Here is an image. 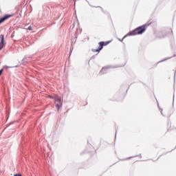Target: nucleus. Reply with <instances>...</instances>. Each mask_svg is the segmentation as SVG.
<instances>
[{
	"label": "nucleus",
	"mask_w": 176,
	"mask_h": 176,
	"mask_svg": "<svg viewBox=\"0 0 176 176\" xmlns=\"http://www.w3.org/2000/svg\"><path fill=\"white\" fill-rule=\"evenodd\" d=\"M146 25H143L140 27H138L137 28H135V30L129 32L126 36H124L122 38L124 39V38H126V36H134V35H141V34H144V32H145L146 28H145Z\"/></svg>",
	"instance_id": "f257e3e1"
},
{
	"label": "nucleus",
	"mask_w": 176,
	"mask_h": 176,
	"mask_svg": "<svg viewBox=\"0 0 176 176\" xmlns=\"http://www.w3.org/2000/svg\"><path fill=\"white\" fill-rule=\"evenodd\" d=\"M109 43H111V41H100L99 42L98 45V48L97 50H93L92 52H94V53H96V52H100V50H102V47H104V46H107V45H109Z\"/></svg>",
	"instance_id": "f03ea898"
},
{
	"label": "nucleus",
	"mask_w": 176,
	"mask_h": 176,
	"mask_svg": "<svg viewBox=\"0 0 176 176\" xmlns=\"http://www.w3.org/2000/svg\"><path fill=\"white\" fill-rule=\"evenodd\" d=\"M54 101L55 102H58L56 104V107L58 109V111L60 110V108H61V107H63V98H61V97L60 96H55L54 98Z\"/></svg>",
	"instance_id": "7ed1b4c3"
},
{
	"label": "nucleus",
	"mask_w": 176,
	"mask_h": 176,
	"mask_svg": "<svg viewBox=\"0 0 176 176\" xmlns=\"http://www.w3.org/2000/svg\"><path fill=\"white\" fill-rule=\"evenodd\" d=\"M10 17H13V14H6L3 17L0 18V24L6 21V20L10 19Z\"/></svg>",
	"instance_id": "20e7f679"
},
{
	"label": "nucleus",
	"mask_w": 176,
	"mask_h": 176,
	"mask_svg": "<svg viewBox=\"0 0 176 176\" xmlns=\"http://www.w3.org/2000/svg\"><path fill=\"white\" fill-rule=\"evenodd\" d=\"M4 38L5 36L3 34L0 35V50H2V49H3V46H5V44H3Z\"/></svg>",
	"instance_id": "39448f33"
},
{
	"label": "nucleus",
	"mask_w": 176,
	"mask_h": 176,
	"mask_svg": "<svg viewBox=\"0 0 176 176\" xmlns=\"http://www.w3.org/2000/svg\"><path fill=\"white\" fill-rule=\"evenodd\" d=\"M87 104V101H83V102H82L81 105H82V107H85V106H86Z\"/></svg>",
	"instance_id": "423d86ee"
},
{
	"label": "nucleus",
	"mask_w": 176,
	"mask_h": 176,
	"mask_svg": "<svg viewBox=\"0 0 176 176\" xmlns=\"http://www.w3.org/2000/svg\"><path fill=\"white\" fill-rule=\"evenodd\" d=\"M27 30H28L29 31H32V27L29 26Z\"/></svg>",
	"instance_id": "0eeeda50"
},
{
	"label": "nucleus",
	"mask_w": 176,
	"mask_h": 176,
	"mask_svg": "<svg viewBox=\"0 0 176 176\" xmlns=\"http://www.w3.org/2000/svg\"><path fill=\"white\" fill-rule=\"evenodd\" d=\"M14 176H21V175H20V174H15V175H14Z\"/></svg>",
	"instance_id": "6e6552de"
},
{
	"label": "nucleus",
	"mask_w": 176,
	"mask_h": 176,
	"mask_svg": "<svg viewBox=\"0 0 176 176\" xmlns=\"http://www.w3.org/2000/svg\"><path fill=\"white\" fill-rule=\"evenodd\" d=\"M98 8H100V10H102L104 12V9L102 8H101V7H98Z\"/></svg>",
	"instance_id": "1a4fd4ad"
},
{
	"label": "nucleus",
	"mask_w": 176,
	"mask_h": 176,
	"mask_svg": "<svg viewBox=\"0 0 176 176\" xmlns=\"http://www.w3.org/2000/svg\"><path fill=\"white\" fill-rule=\"evenodd\" d=\"M2 69L0 70V76L2 75Z\"/></svg>",
	"instance_id": "9d476101"
},
{
	"label": "nucleus",
	"mask_w": 176,
	"mask_h": 176,
	"mask_svg": "<svg viewBox=\"0 0 176 176\" xmlns=\"http://www.w3.org/2000/svg\"><path fill=\"white\" fill-rule=\"evenodd\" d=\"M161 156H162V155H159L158 157H157V159H159L160 157H161Z\"/></svg>",
	"instance_id": "9b49d317"
},
{
	"label": "nucleus",
	"mask_w": 176,
	"mask_h": 176,
	"mask_svg": "<svg viewBox=\"0 0 176 176\" xmlns=\"http://www.w3.org/2000/svg\"><path fill=\"white\" fill-rule=\"evenodd\" d=\"M171 34H173V30H170Z\"/></svg>",
	"instance_id": "f8f14e48"
},
{
	"label": "nucleus",
	"mask_w": 176,
	"mask_h": 176,
	"mask_svg": "<svg viewBox=\"0 0 176 176\" xmlns=\"http://www.w3.org/2000/svg\"><path fill=\"white\" fill-rule=\"evenodd\" d=\"M50 98H53V97H52V96H50Z\"/></svg>",
	"instance_id": "ddd939ff"
}]
</instances>
